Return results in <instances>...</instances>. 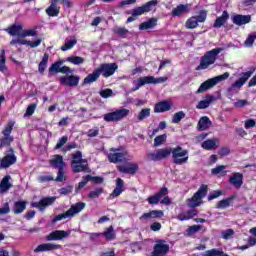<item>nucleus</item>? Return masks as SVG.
Masks as SVG:
<instances>
[{"instance_id":"1","label":"nucleus","mask_w":256,"mask_h":256,"mask_svg":"<svg viewBox=\"0 0 256 256\" xmlns=\"http://www.w3.org/2000/svg\"><path fill=\"white\" fill-rule=\"evenodd\" d=\"M253 73H255L254 69H252L248 72L240 73L239 79L236 80L234 83L231 84L230 87L227 88L226 97L228 99H230V101H233V96L237 95V93H239V91H241V87H243V85H245L247 83V81H249V79H251V75H253Z\"/></svg>"},{"instance_id":"2","label":"nucleus","mask_w":256,"mask_h":256,"mask_svg":"<svg viewBox=\"0 0 256 256\" xmlns=\"http://www.w3.org/2000/svg\"><path fill=\"white\" fill-rule=\"evenodd\" d=\"M222 51H225V48H214L208 52H206L200 59V64L197 67L198 71L209 69L211 65H214L215 61H217V56Z\"/></svg>"},{"instance_id":"3","label":"nucleus","mask_w":256,"mask_h":256,"mask_svg":"<svg viewBox=\"0 0 256 256\" xmlns=\"http://www.w3.org/2000/svg\"><path fill=\"white\" fill-rule=\"evenodd\" d=\"M71 157V167L74 173L89 171V162H87V159H83V153L81 151L71 154Z\"/></svg>"},{"instance_id":"4","label":"nucleus","mask_w":256,"mask_h":256,"mask_svg":"<svg viewBox=\"0 0 256 256\" xmlns=\"http://www.w3.org/2000/svg\"><path fill=\"white\" fill-rule=\"evenodd\" d=\"M87 204L85 202H78L70 206V209L67 210L65 213L57 215L53 220L52 223L55 224L57 221H63V219H73L75 215H79L83 209H85Z\"/></svg>"},{"instance_id":"5","label":"nucleus","mask_w":256,"mask_h":256,"mask_svg":"<svg viewBox=\"0 0 256 256\" xmlns=\"http://www.w3.org/2000/svg\"><path fill=\"white\" fill-rule=\"evenodd\" d=\"M170 155H172L175 165H185L189 161V150L183 149L181 146L170 148Z\"/></svg>"},{"instance_id":"6","label":"nucleus","mask_w":256,"mask_h":256,"mask_svg":"<svg viewBox=\"0 0 256 256\" xmlns=\"http://www.w3.org/2000/svg\"><path fill=\"white\" fill-rule=\"evenodd\" d=\"M131 114V110L127 108L117 109L113 112H109L103 115L104 121L106 123H119V121H123L126 117H129Z\"/></svg>"},{"instance_id":"7","label":"nucleus","mask_w":256,"mask_h":256,"mask_svg":"<svg viewBox=\"0 0 256 256\" xmlns=\"http://www.w3.org/2000/svg\"><path fill=\"white\" fill-rule=\"evenodd\" d=\"M167 81V77H159L155 78L154 76H145L141 77L137 80L133 81L134 87L132 88V91H139L143 85H157L159 83H165Z\"/></svg>"},{"instance_id":"8","label":"nucleus","mask_w":256,"mask_h":256,"mask_svg":"<svg viewBox=\"0 0 256 256\" xmlns=\"http://www.w3.org/2000/svg\"><path fill=\"white\" fill-rule=\"evenodd\" d=\"M207 185L203 184L200 186L198 191L193 195V197L189 198L187 200L188 207H191V209H195V207H199L203 205V197L207 195Z\"/></svg>"},{"instance_id":"9","label":"nucleus","mask_w":256,"mask_h":256,"mask_svg":"<svg viewBox=\"0 0 256 256\" xmlns=\"http://www.w3.org/2000/svg\"><path fill=\"white\" fill-rule=\"evenodd\" d=\"M107 157L110 163H122V161H131V159H133V156L129 155V152H119V150L115 148L110 149V153Z\"/></svg>"},{"instance_id":"10","label":"nucleus","mask_w":256,"mask_h":256,"mask_svg":"<svg viewBox=\"0 0 256 256\" xmlns=\"http://www.w3.org/2000/svg\"><path fill=\"white\" fill-rule=\"evenodd\" d=\"M64 3L66 7H72V3L69 0H50V6L46 9V14L48 17H58L61 7L58 3Z\"/></svg>"},{"instance_id":"11","label":"nucleus","mask_w":256,"mask_h":256,"mask_svg":"<svg viewBox=\"0 0 256 256\" xmlns=\"http://www.w3.org/2000/svg\"><path fill=\"white\" fill-rule=\"evenodd\" d=\"M157 3V0L149 1L140 7L132 9L130 11V15H132V17H140V15H145V13H149L150 11H152L153 7H157Z\"/></svg>"},{"instance_id":"12","label":"nucleus","mask_w":256,"mask_h":256,"mask_svg":"<svg viewBox=\"0 0 256 256\" xmlns=\"http://www.w3.org/2000/svg\"><path fill=\"white\" fill-rule=\"evenodd\" d=\"M97 69L102 77L108 79V77L115 75V72L119 69V65H117V63H103Z\"/></svg>"},{"instance_id":"13","label":"nucleus","mask_w":256,"mask_h":256,"mask_svg":"<svg viewBox=\"0 0 256 256\" xmlns=\"http://www.w3.org/2000/svg\"><path fill=\"white\" fill-rule=\"evenodd\" d=\"M206 19H207V12L201 11L198 16L190 17L186 21L185 27H186V29H196V27H198L199 23H205Z\"/></svg>"},{"instance_id":"14","label":"nucleus","mask_w":256,"mask_h":256,"mask_svg":"<svg viewBox=\"0 0 256 256\" xmlns=\"http://www.w3.org/2000/svg\"><path fill=\"white\" fill-rule=\"evenodd\" d=\"M171 155V148L158 149L154 152L147 154V159L149 161H161V159H166Z\"/></svg>"},{"instance_id":"15","label":"nucleus","mask_w":256,"mask_h":256,"mask_svg":"<svg viewBox=\"0 0 256 256\" xmlns=\"http://www.w3.org/2000/svg\"><path fill=\"white\" fill-rule=\"evenodd\" d=\"M25 37L18 36L17 38H14L10 41V45H14L17 47V45H27L28 47H31L32 49H35V47H39L41 45V39H37L35 41H29L25 40Z\"/></svg>"},{"instance_id":"16","label":"nucleus","mask_w":256,"mask_h":256,"mask_svg":"<svg viewBox=\"0 0 256 256\" xmlns=\"http://www.w3.org/2000/svg\"><path fill=\"white\" fill-rule=\"evenodd\" d=\"M169 252V244L165 240H158L154 246L152 256H165Z\"/></svg>"},{"instance_id":"17","label":"nucleus","mask_w":256,"mask_h":256,"mask_svg":"<svg viewBox=\"0 0 256 256\" xmlns=\"http://www.w3.org/2000/svg\"><path fill=\"white\" fill-rule=\"evenodd\" d=\"M17 163V156H15V152L12 148L9 149L8 153L1 159V167L3 169H7L11 167V165H15Z\"/></svg>"},{"instance_id":"18","label":"nucleus","mask_w":256,"mask_h":256,"mask_svg":"<svg viewBox=\"0 0 256 256\" xmlns=\"http://www.w3.org/2000/svg\"><path fill=\"white\" fill-rule=\"evenodd\" d=\"M71 235V230H55L51 232L48 236H46L47 241H61V239H66Z\"/></svg>"},{"instance_id":"19","label":"nucleus","mask_w":256,"mask_h":256,"mask_svg":"<svg viewBox=\"0 0 256 256\" xmlns=\"http://www.w3.org/2000/svg\"><path fill=\"white\" fill-rule=\"evenodd\" d=\"M220 146L221 140H219V138L216 137L207 139L201 144L202 149H205V151H215V149H219Z\"/></svg>"},{"instance_id":"20","label":"nucleus","mask_w":256,"mask_h":256,"mask_svg":"<svg viewBox=\"0 0 256 256\" xmlns=\"http://www.w3.org/2000/svg\"><path fill=\"white\" fill-rule=\"evenodd\" d=\"M79 76L65 75L60 77V83L66 87H77L79 85Z\"/></svg>"},{"instance_id":"21","label":"nucleus","mask_w":256,"mask_h":256,"mask_svg":"<svg viewBox=\"0 0 256 256\" xmlns=\"http://www.w3.org/2000/svg\"><path fill=\"white\" fill-rule=\"evenodd\" d=\"M56 199V197L42 198L39 202H33L32 207L39 209V211H45V208L49 207V205H53Z\"/></svg>"},{"instance_id":"22","label":"nucleus","mask_w":256,"mask_h":256,"mask_svg":"<svg viewBox=\"0 0 256 256\" xmlns=\"http://www.w3.org/2000/svg\"><path fill=\"white\" fill-rule=\"evenodd\" d=\"M164 213L162 210H151L147 213H144L143 216H140V221H151V219H161Z\"/></svg>"},{"instance_id":"23","label":"nucleus","mask_w":256,"mask_h":256,"mask_svg":"<svg viewBox=\"0 0 256 256\" xmlns=\"http://www.w3.org/2000/svg\"><path fill=\"white\" fill-rule=\"evenodd\" d=\"M57 249H61V245L44 243V244L38 245L34 249V253H43L45 251H56Z\"/></svg>"},{"instance_id":"24","label":"nucleus","mask_w":256,"mask_h":256,"mask_svg":"<svg viewBox=\"0 0 256 256\" xmlns=\"http://www.w3.org/2000/svg\"><path fill=\"white\" fill-rule=\"evenodd\" d=\"M232 22L239 27H241V25H247V23H251V15L236 14L232 16Z\"/></svg>"},{"instance_id":"25","label":"nucleus","mask_w":256,"mask_h":256,"mask_svg":"<svg viewBox=\"0 0 256 256\" xmlns=\"http://www.w3.org/2000/svg\"><path fill=\"white\" fill-rule=\"evenodd\" d=\"M229 183L233 185V187H236V189H241L243 185V175L239 172L232 174L229 178Z\"/></svg>"},{"instance_id":"26","label":"nucleus","mask_w":256,"mask_h":256,"mask_svg":"<svg viewBox=\"0 0 256 256\" xmlns=\"http://www.w3.org/2000/svg\"><path fill=\"white\" fill-rule=\"evenodd\" d=\"M120 173H128L129 175H135L139 171V165L137 163H130L127 166H118Z\"/></svg>"},{"instance_id":"27","label":"nucleus","mask_w":256,"mask_h":256,"mask_svg":"<svg viewBox=\"0 0 256 256\" xmlns=\"http://www.w3.org/2000/svg\"><path fill=\"white\" fill-rule=\"evenodd\" d=\"M8 35L11 37H21L23 35V26L21 24H14L5 29Z\"/></svg>"},{"instance_id":"28","label":"nucleus","mask_w":256,"mask_h":256,"mask_svg":"<svg viewBox=\"0 0 256 256\" xmlns=\"http://www.w3.org/2000/svg\"><path fill=\"white\" fill-rule=\"evenodd\" d=\"M50 165L51 167H54V169H65L66 164L65 161H63V156L61 155H54L52 159H50Z\"/></svg>"},{"instance_id":"29","label":"nucleus","mask_w":256,"mask_h":256,"mask_svg":"<svg viewBox=\"0 0 256 256\" xmlns=\"http://www.w3.org/2000/svg\"><path fill=\"white\" fill-rule=\"evenodd\" d=\"M168 191L167 188H162L157 194L150 196L147 201L150 203V205H157L165 195H167Z\"/></svg>"},{"instance_id":"30","label":"nucleus","mask_w":256,"mask_h":256,"mask_svg":"<svg viewBox=\"0 0 256 256\" xmlns=\"http://www.w3.org/2000/svg\"><path fill=\"white\" fill-rule=\"evenodd\" d=\"M123 185H124L123 179L117 178L116 187L113 190V192L109 195L108 199H115V197H119V195H121V193L125 191V189H123Z\"/></svg>"},{"instance_id":"31","label":"nucleus","mask_w":256,"mask_h":256,"mask_svg":"<svg viewBox=\"0 0 256 256\" xmlns=\"http://www.w3.org/2000/svg\"><path fill=\"white\" fill-rule=\"evenodd\" d=\"M198 214L199 211H197V209H191L178 214L177 219L178 221H189V219H193V217H196Z\"/></svg>"},{"instance_id":"32","label":"nucleus","mask_w":256,"mask_h":256,"mask_svg":"<svg viewBox=\"0 0 256 256\" xmlns=\"http://www.w3.org/2000/svg\"><path fill=\"white\" fill-rule=\"evenodd\" d=\"M13 187V184L11 183V176L7 175L4 178H2L0 182V193L3 195L4 193H7L9 189Z\"/></svg>"},{"instance_id":"33","label":"nucleus","mask_w":256,"mask_h":256,"mask_svg":"<svg viewBox=\"0 0 256 256\" xmlns=\"http://www.w3.org/2000/svg\"><path fill=\"white\" fill-rule=\"evenodd\" d=\"M212 122L209 119V117L207 116H203L200 118V120L198 121V131H207V129H210Z\"/></svg>"},{"instance_id":"34","label":"nucleus","mask_w":256,"mask_h":256,"mask_svg":"<svg viewBox=\"0 0 256 256\" xmlns=\"http://www.w3.org/2000/svg\"><path fill=\"white\" fill-rule=\"evenodd\" d=\"M187 13H189V4H180L172 10L173 17H181V15H185Z\"/></svg>"},{"instance_id":"35","label":"nucleus","mask_w":256,"mask_h":256,"mask_svg":"<svg viewBox=\"0 0 256 256\" xmlns=\"http://www.w3.org/2000/svg\"><path fill=\"white\" fill-rule=\"evenodd\" d=\"M165 111H171V102L162 101L154 107V113H165Z\"/></svg>"},{"instance_id":"36","label":"nucleus","mask_w":256,"mask_h":256,"mask_svg":"<svg viewBox=\"0 0 256 256\" xmlns=\"http://www.w3.org/2000/svg\"><path fill=\"white\" fill-rule=\"evenodd\" d=\"M214 101H216L215 96L207 95L205 97V99L198 102L196 108H198V109H207L208 107H210L211 103H214Z\"/></svg>"},{"instance_id":"37","label":"nucleus","mask_w":256,"mask_h":256,"mask_svg":"<svg viewBox=\"0 0 256 256\" xmlns=\"http://www.w3.org/2000/svg\"><path fill=\"white\" fill-rule=\"evenodd\" d=\"M155 27H157V18H150L139 25L140 31H147V29H153Z\"/></svg>"},{"instance_id":"38","label":"nucleus","mask_w":256,"mask_h":256,"mask_svg":"<svg viewBox=\"0 0 256 256\" xmlns=\"http://www.w3.org/2000/svg\"><path fill=\"white\" fill-rule=\"evenodd\" d=\"M99 77H101V74H99V70L96 68L91 74L84 78L83 85H91V83H95Z\"/></svg>"},{"instance_id":"39","label":"nucleus","mask_w":256,"mask_h":256,"mask_svg":"<svg viewBox=\"0 0 256 256\" xmlns=\"http://www.w3.org/2000/svg\"><path fill=\"white\" fill-rule=\"evenodd\" d=\"M228 19H229V13H227V11H224L222 15L215 20L213 27L215 29H219L223 27V25L227 23Z\"/></svg>"},{"instance_id":"40","label":"nucleus","mask_w":256,"mask_h":256,"mask_svg":"<svg viewBox=\"0 0 256 256\" xmlns=\"http://www.w3.org/2000/svg\"><path fill=\"white\" fill-rule=\"evenodd\" d=\"M213 87H215V84L213 83V80H211L210 78L200 85L196 93L197 94L205 93V91H209V89H213Z\"/></svg>"},{"instance_id":"41","label":"nucleus","mask_w":256,"mask_h":256,"mask_svg":"<svg viewBox=\"0 0 256 256\" xmlns=\"http://www.w3.org/2000/svg\"><path fill=\"white\" fill-rule=\"evenodd\" d=\"M27 208V202L25 201H17L14 203V207L12 208V211L19 215L20 213H23L25 209Z\"/></svg>"},{"instance_id":"42","label":"nucleus","mask_w":256,"mask_h":256,"mask_svg":"<svg viewBox=\"0 0 256 256\" xmlns=\"http://www.w3.org/2000/svg\"><path fill=\"white\" fill-rule=\"evenodd\" d=\"M102 237H105L107 241H113L115 239V229L113 226H110L104 230V232L101 233Z\"/></svg>"},{"instance_id":"43","label":"nucleus","mask_w":256,"mask_h":256,"mask_svg":"<svg viewBox=\"0 0 256 256\" xmlns=\"http://www.w3.org/2000/svg\"><path fill=\"white\" fill-rule=\"evenodd\" d=\"M233 199H235V197L231 196L229 198L218 201L216 204V209H227V207H229L233 202Z\"/></svg>"},{"instance_id":"44","label":"nucleus","mask_w":256,"mask_h":256,"mask_svg":"<svg viewBox=\"0 0 256 256\" xmlns=\"http://www.w3.org/2000/svg\"><path fill=\"white\" fill-rule=\"evenodd\" d=\"M75 45H77V38L72 36L71 39L65 41V44L61 47V51H69V49H73Z\"/></svg>"},{"instance_id":"45","label":"nucleus","mask_w":256,"mask_h":256,"mask_svg":"<svg viewBox=\"0 0 256 256\" xmlns=\"http://www.w3.org/2000/svg\"><path fill=\"white\" fill-rule=\"evenodd\" d=\"M47 63H49V54L45 53L38 65L39 73H45V69H47Z\"/></svg>"},{"instance_id":"46","label":"nucleus","mask_w":256,"mask_h":256,"mask_svg":"<svg viewBox=\"0 0 256 256\" xmlns=\"http://www.w3.org/2000/svg\"><path fill=\"white\" fill-rule=\"evenodd\" d=\"M227 169V166L220 165L211 170L212 175H218V177H225L227 175V172L225 171Z\"/></svg>"},{"instance_id":"47","label":"nucleus","mask_w":256,"mask_h":256,"mask_svg":"<svg viewBox=\"0 0 256 256\" xmlns=\"http://www.w3.org/2000/svg\"><path fill=\"white\" fill-rule=\"evenodd\" d=\"M147 117H151V109L150 108L142 109L137 115L138 121H145V119H147Z\"/></svg>"},{"instance_id":"48","label":"nucleus","mask_w":256,"mask_h":256,"mask_svg":"<svg viewBox=\"0 0 256 256\" xmlns=\"http://www.w3.org/2000/svg\"><path fill=\"white\" fill-rule=\"evenodd\" d=\"M68 63H72V65H83L85 63V58L80 56H70L67 58Z\"/></svg>"},{"instance_id":"49","label":"nucleus","mask_w":256,"mask_h":256,"mask_svg":"<svg viewBox=\"0 0 256 256\" xmlns=\"http://www.w3.org/2000/svg\"><path fill=\"white\" fill-rule=\"evenodd\" d=\"M62 63L61 62H56L54 64H52L49 68V72L48 75L49 77H51V75H53L54 73H60L61 72V66Z\"/></svg>"},{"instance_id":"50","label":"nucleus","mask_w":256,"mask_h":256,"mask_svg":"<svg viewBox=\"0 0 256 256\" xmlns=\"http://www.w3.org/2000/svg\"><path fill=\"white\" fill-rule=\"evenodd\" d=\"M113 31L116 35H119V37H127V35H129V30L125 27L116 26Z\"/></svg>"},{"instance_id":"51","label":"nucleus","mask_w":256,"mask_h":256,"mask_svg":"<svg viewBox=\"0 0 256 256\" xmlns=\"http://www.w3.org/2000/svg\"><path fill=\"white\" fill-rule=\"evenodd\" d=\"M13 127H15V121L10 120L2 132L4 137L11 136V131H13Z\"/></svg>"},{"instance_id":"52","label":"nucleus","mask_w":256,"mask_h":256,"mask_svg":"<svg viewBox=\"0 0 256 256\" xmlns=\"http://www.w3.org/2000/svg\"><path fill=\"white\" fill-rule=\"evenodd\" d=\"M7 59L5 57V50H2L0 54V71L1 73H5L7 71V65H5Z\"/></svg>"},{"instance_id":"53","label":"nucleus","mask_w":256,"mask_h":256,"mask_svg":"<svg viewBox=\"0 0 256 256\" xmlns=\"http://www.w3.org/2000/svg\"><path fill=\"white\" fill-rule=\"evenodd\" d=\"M229 72H225L222 75L216 76L214 78H211L212 83H214V86L217 85V83H221V81H225L226 79H229Z\"/></svg>"},{"instance_id":"54","label":"nucleus","mask_w":256,"mask_h":256,"mask_svg":"<svg viewBox=\"0 0 256 256\" xmlns=\"http://www.w3.org/2000/svg\"><path fill=\"white\" fill-rule=\"evenodd\" d=\"M185 119V112L183 111H179L177 113L174 114L173 119H172V123H181V120Z\"/></svg>"},{"instance_id":"55","label":"nucleus","mask_w":256,"mask_h":256,"mask_svg":"<svg viewBox=\"0 0 256 256\" xmlns=\"http://www.w3.org/2000/svg\"><path fill=\"white\" fill-rule=\"evenodd\" d=\"M167 140V135H159L154 139V146L159 147L160 145H163L165 141Z\"/></svg>"},{"instance_id":"56","label":"nucleus","mask_w":256,"mask_h":256,"mask_svg":"<svg viewBox=\"0 0 256 256\" xmlns=\"http://www.w3.org/2000/svg\"><path fill=\"white\" fill-rule=\"evenodd\" d=\"M13 143V137L12 136H5L1 139L0 147H9Z\"/></svg>"},{"instance_id":"57","label":"nucleus","mask_w":256,"mask_h":256,"mask_svg":"<svg viewBox=\"0 0 256 256\" xmlns=\"http://www.w3.org/2000/svg\"><path fill=\"white\" fill-rule=\"evenodd\" d=\"M201 229H203V226H201V225H193V226H190V227L187 229V234H188V235H195V233H198V231H201Z\"/></svg>"},{"instance_id":"58","label":"nucleus","mask_w":256,"mask_h":256,"mask_svg":"<svg viewBox=\"0 0 256 256\" xmlns=\"http://www.w3.org/2000/svg\"><path fill=\"white\" fill-rule=\"evenodd\" d=\"M39 183H49V181H54L53 175H41L37 178Z\"/></svg>"},{"instance_id":"59","label":"nucleus","mask_w":256,"mask_h":256,"mask_svg":"<svg viewBox=\"0 0 256 256\" xmlns=\"http://www.w3.org/2000/svg\"><path fill=\"white\" fill-rule=\"evenodd\" d=\"M103 193V188H97L88 194L90 199H97Z\"/></svg>"},{"instance_id":"60","label":"nucleus","mask_w":256,"mask_h":256,"mask_svg":"<svg viewBox=\"0 0 256 256\" xmlns=\"http://www.w3.org/2000/svg\"><path fill=\"white\" fill-rule=\"evenodd\" d=\"M255 32L250 34L244 42L245 47H251L255 43Z\"/></svg>"},{"instance_id":"61","label":"nucleus","mask_w":256,"mask_h":256,"mask_svg":"<svg viewBox=\"0 0 256 256\" xmlns=\"http://www.w3.org/2000/svg\"><path fill=\"white\" fill-rule=\"evenodd\" d=\"M37 109L36 104H31L27 107L26 113L24 114V117H31L35 113V110Z\"/></svg>"},{"instance_id":"62","label":"nucleus","mask_w":256,"mask_h":256,"mask_svg":"<svg viewBox=\"0 0 256 256\" xmlns=\"http://www.w3.org/2000/svg\"><path fill=\"white\" fill-rule=\"evenodd\" d=\"M67 141H69V137H67V136H62V137L58 140V142H57V144H56V146H55V149H61V147H63V145H65V143H67Z\"/></svg>"},{"instance_id":"63","label":"nucleus","mask_w":256,"mask_h":256,"mask_svg":"<svg viewBox=\"0 0 256 256\" xmlns=\"http://www.w3.org/2000/svg\"><path fill=\"white\" fill-rule=\"evenodd\" d=\"M233 235H235V231H233V229H227L222 231V237L223 239H231V237H233Z\"/></svg>"},{"instance_id":"64","label":"nucleus","mask_w":256,"mask_h":256,"mask_svg":"<svg viewBox=\"0 0 256 256\" xmlns=\"http://www.w3.org/2000/svg\"><path fill=\"white\" fill-rule=\"evenodd\" d=\"M247 105H249V101L247 100H238L234 102V107H236L237 109H241L242 107H247Z\"/></svg>"}]
</instances>
